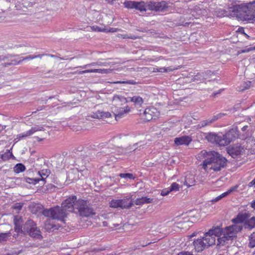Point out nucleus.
I'll return each mask as SVG.
<instances>
[{
	"label": "nucleus",
	"instance_id": "nucleus-12",
	"mask_svg": "<svg viewBox=\"0 0 255 255\" xmlns=\"http://www.w3.org/2000/svg\"><path fill=\"white\" fill-rule=\"evenodd\" d=\"M251 216V213L248 212H240L239 213L236 217L232 219L231 221L235 224H243L244 227L245 223L247 221V219Z\"/></svg>",
	"mask_w": 255,
	"mask_h": 255
},
{
	"label": "nucleus",
	"instance_id": "nucleus-19",
	"mask_svg": "<svg viewBox=\"0 0 255 255\" xmlns=\"http://www.w3.org/2000/svg\"><path fill=\"white\" fill-rule=\"evenodd\" d=\"M113 102L116 106H123L129 102L128 97L120 95H115L113 98Z\"/></svg>",
	"mask_w": 255,
	"mask_h": 255
},
{
	"label": "nucleus",
	"instance_id": "nucleus-43",
	"mask_svg": "<svg viewBox=\"0 0 255 255\" xmlns=\"http://www.w3.org/2000/svg\"><path fill=\"white\" fill-rule=\"evenodd\" d=\"M44 55V54H38L37 55H28L25 57H20L21 59L22 62L24 60H31L36 58H42V57Z\"/></svg>",
	"mask_w": 255,
	"mask_h": 255
},
{
	"label": "nucleus",
	"instance_id": "nucleus-7",
	"mask_svg": "<svg viewBox=\"0 0 255 255\" xmlns=\"http://www.w3.org/2000/svg\"><path fill=\"white\" fill-rule=\"evenodd\" d=\"M78 199L77 196L73 195L65 199L61 204V207L64 209L66 213L72 212L75 208V204Z\"/></svg>",
	"mask_w": 255,
	"mask_h": 255
},
{
	"label": "nucleus",
	"instance_id": "nucleus-18",
	"mask_svg": "<svg viewBox=\"0 0 255 255\" xmlns=\"http://www.w3.org/2000/svg\"><path fill=\"white\" fill-rule=\"evenodd\" d=\"M98 148L102 150L97 152V156L100 155L101 154H104V155L109 154L111 153H114V147L113 145L109 146L106 147V145L104 143H100L98 145Z\"/></svg>",
	"mask_w": 255,
	"mask_h": 255
},
{
	"label": "nucleus",
	"instance_id": "nucleus-8",
	"mask_svg": "<svg viewBox=\"0 0 255 255\" xmlns=\"http://www.w3.org/2000/svg\"><path fill=\"white\" fill-rule=\"evenodd\" d=\"M235 239L233 236L229 234V232L224 228L222 236H219L217 239V248L220 249L221 246H224L228 244L229 241H233Z\"/></svg>",
	"mask_w": 255,
	"mask_h": 255
},
{
	"label": "nucleus",
	"instance_id": "nucleus-23",
	"mask_svg": "<svg viewBox=\"0 0 255 255\" xmlns=\"http://www.w3.org/2000/svg\"><path fill=\"white\" fill-rule=\"evenodd\" d=\"M79 170L76 168V169H71L67 172V180L73 182L76 181L79 179Z\"/></svg>",
	"mask_w": 255,
	"mask_h": 255
},
{
	"label": "nucleus",
	"instance_id": "nucleus-17",
	"mask_svg": "<svg viewBox=\"0 0 255 255\" xmlns=\"http://www.w3.org/2000/svg\"><path fill=\"white\" fill-rule=\"evenodd\" d=\"M243 149L240 145L229 146L227 148V151L232 158H235L241 154Z\"/></svg>",
	"mask_w": 255,
	"mask_h": 255
},
{
	"label": "nucleus",
	"instance_id": "nucleus-35",
	"mask_svg": "<svg viewBox=\"0 0 255 255\" xmlns=\"http://www.w3.org/2000/svg\"><path fill=\"white\" fill-rule=\"evenodd\" d=\"M136 2V1L126 0L124 2V5L127 8H135Z\"/></svg>",
	"mask_w": 255,
	"mask_h": 255
},
{
	"label": "nucleus",
	"instance_id": "nucleus-5",
	"mask_svg": "<svg viewBox=\"0 0 255 255\" xmlns=\"http://www.w3.org/2000/svg\"><path fill=\"white\" fill-rule=\"evenodd\" d=\"M239 136V131L237 127L232 128L226 132L224 134H222V139L221 144L222 146L227 145L231 142L234 141Z\"/></svg>",
	"mask_w": 255,
	"mask_h": 255
},
{
	"label": "nucleus",
	"instance_id": "nucleus-24",
	"mask_svg": "<svg viewBox=\"0 0 255 255\" xmlns=\"http://www.w3.org/2000/svg\"><path fill=\"white\" fill-rule=\"evenodd\" d=\"M120 200L121 201V205L122 206V209H129L133 205V200L131 199V196L128 198L125 197Z\"/></svg>",
	"mask_w": 255,
	"mask_h": 255
},
{
	"label": "nucleus",
	"instance_id": "nucleus-9",
	"mask_svg": "<svg viewBox=\"0 0 255 255\" xmlns=\"http://www.w3.org/2000/svg\"><path fill=\"white\" fill-rule=\"evenodd\" d=\"M67 213H66L64 209L59 206L52 207V219L57 220L64 222V219L67 217Z\"/></svg>",
	"mask_w": 255,
	"mask_h": 255
},
{
	"label": "nucleus",
	"instance_id": "nucleus-27",
	"mask_svg": "<svg viewBox=\"0 0 255 255\" xmlns=\"http://www.w3.org/2000/svg\"><path fill=\"white\" fill-rule=\"evenodd\" d=\"M244 228L248 230H251L255 228V216L249 217L245 223Z\"/></svg>",
	"mask_w": 255,
	"mask_h": 255
},
{
	"label": "nucleus",
	"instance_id": "nucleus-62",
	"mask_svg": "<svg viewBox=\"0 0 255 255\" xmlns=\"http://www.w3.org/2000/svg\"><path fill=\"white\" fill-rule=\"evenodd\" d=\"M56 188L55 186L53 184H48L47 185V190H50V191H53L55 190V188Z\"/></svg>",
	"mask_w": 255,
	"mask_h": 255
},
{
	"label": "nucleus",
	"instance_id": "nucleus-1",
	"mask_svg": "<svg viewBox=\"0 0 255 255\" xmlns=\"http://www.w3.org/2000/svg\"><path fill=\"white\" fill-rule=\"evenodd\" d=\"M201 153L205 158L202 162L203 168L205 170L209 168L218 172L225 168L227 165L228 160L226 158L216 151H207L203 150Z\"/></svg>",
	"mask_w": 255,
	"mask_h": 255
},
{
	"label": "nucleus",
	"instance_id": "nucleus-53",
	"mask_svg": "<svg viewBox=\"0 0 255 255\" xmlns=\"http://www.w3.org/2000/svg\"><path fill=\"white\" fill-rule=\"evenodd\" d=\"M102 116H101V113L100 111H98L97 112L95 113H93L92 115H91V117L94 119H101V117Z\"/></svg>",
	"mask_w": 255,
	"mask_h": 255
},
{
	"label": "nucleus",
	"instance_id": "nucleus-57",
	"mask_svg": "<svg viewBox=\"0 0 255 255\" xmlns=\"http://www.w3.org/2000/svg\"><path fill=\"white\" fill-rule=\"evenodd\" d=\"M237 32L244 34L245 36H246L248 39L250 38V36H249L245 32L244 28L243 27H239L237 30Z\"/></svg>",
	"mask_w": 255,
	"mask_h": 255
},
{
	"label": "nucleus",
	"instance_id": "nucleus-10",
	"mask_svg": "<svg viewBox=\"0 0 255 255\" xmlns=\"http://www.w3.org/2000/svg\"><path fill=\"white\" fill-rule=\"evenodd\" d=\"M159 115V112L155 108H148L145 109L143 114V118L145 122H149L152 119H156Z\"/></svg>",
	"mask_w": 255,
	"mask_h": 255
},
{
	"label": "nucleus",
	"instance_id": "nucleus-6",
	"mask_svg": "<svg viewBox=\"0 0 255 255\" xmlns=\"http://www.w3.org/2000/svg\"><path fill=\"white\" fill-rule=\"evenodd\" d=\"M169 3L165 1L155 2L153 1H147V9L159 12H164L167 10L169 7Z\"/></svg>",
	"mask_w": 255,
	"mask_h": 255
},
{
	"label": "nucleus",
	"instance_id": "nucleus-46",
	"mask_svg": "<svg viewBox=\"0 0 255 255\" xmlns=\"http://www.w3.org/2000/svg\"><path fill=\"white\" fill-rule=\"evenodd\" d=\"M142 205L144 204L151 203L153 201V198H148L146 196L142 197Z\"/></svg>",
	"mask_w": 255,
	"mask_h": 255
},
{
	"label": "nucleus",
	"instance_id": "nucleus-51",
	"mask_svg": "<svg viewBox=\"0 0 255 255\" xmlns=\"http://www.w3.org/2000/svg\"><path fill=\"white\" fill-rule=\"evenodd\" d=\"M156 70V71L158 72H168L172 71V69L169 67L157 68Z\"/></svg>",
	"mask_w": 255,
	"mask_h": 255
},
{
	"label": "nucleus",
	"instance_id": "nucleus-39",
	"mask_svg": "<svg viewBox=\"0 0 255 255\" xmlns=\"http://www.w3.org/2000/svg\"><path fill=\"white\" fill-rule=\"evenodd\" d=\"M24 181L28 183L35 185L41 180L39 178H32L29 177H25L24 178Z\"/></svg>",
	"mask_w": 255,
	"mask_h": 255
},
{
	"label": "nucleus",
	"instance_id": "nucleus-31",
	"mask_svg": "<svg viewBox=\"0 0 255 255\" xmlns=\"http://www.w3.org/2000/svg\"><path fill=\"white\" fill-rule=\"evenodd\" d=\"M147 8V2L143 1H137L135 9L139 10L140 12L145 11Z\"/></svg>",
	"mask_w": 255,
	"mask_h": 255
},
{
	"label": "nucleus",
	"instance_id": "nucleus-22",
	"mask_svg": "<svg viewBox=\"0 0 255 255\" xmlns=\"http://www.w3.org/2000/svg\"><path fill=\"white\" fill-rule=\"evenodd\" d=\"M36 226V223L32 220H27L23 225V235H27Z\"/></svg>",
	"mask_w": 255,
	"mask_h": 255
},
{
	"label": "nucleus",
	"instance_id": "nucleus-42",
	"mask_svg": "<svg viewBox=\"0 0 255 255\" xmlns=\"http://www.w3.org/2000/svg\"><path fill=\"white\" fill-rule=\"evenodd\" d=\"M18 55L15 54H7L6 55H0V62L4 61L6 60H9V58L18 57Z\"/></svg>",
	"mask_w": 255,
	"mask_h": 255
},
{
	"label": "nucleus",
	"instance_id": "nucleus-56",
	"mask_svg": "<svg viewBox=\"0 0 255 255\" xmlns=\"http://www.w3.org/2000/svg\"><path fill=\"white\" fill-rule=\"evenodd\" d=\"M170 189L169 188L163 189L161 190V195L163 196H166L169 194L171 192L169 191Z\"/></svg>",
	"mask_w": 255,
	"mask_h": 255
},
{
	"label": "nucleus",
	"instance_id": "nucleus-47",
	"mask_svg": "<svg viewBox=\"0 0 255 255\" xmlns=\"http://www.w3.org/2000/svg\"><path fill=\"white\" fill-rule=\"evenodd\" d=\"M91 29L93 31H97V32H105L106 31V28H102L101 27L97 26V25H94L91 27Z\"/></svg>",
	"mask_w": 255,
	"mask_h": 255
},
{
	"label": "nucleus",
	"instance_id": "nucleus-25",
	"mask_svg": "<svg viewBox=\"0 0 255 255\" xmlns=\"http://www.w3.org/2000/svg\"><path fill=\"white\" fill-rule=\"evenodd\" d=\"M36 208V211L39 210V212L41 213V214L46 217H50L52 219V207L49 209H44L41 205H38Z\"/></svg>",
	"mask_w": 255,
	"mask_h": 255
},
{
	"label": "nucleus",
	"instance_id": "nucleus-63",
	"mask_svg": "<svg viewBox=\"0 0 255 255\" xmlns=\"http://www.w3.org/2000/svg\"><path fill=\"white\" fill-rule=\"evenodd\" d=\"M50 223H47L45 224V228L48 232H52V229L50 228Z\"/></svg>",
	"mask_w": 255,
	"mask_h": 255
},
{
	"label": "nucleus",
	"instance_id": "nucleus-16",
	"mask_svg": "<svg viewBox=\"0 0 255 255\" xmlns=\"http://www.w3.org/2000/svg\"><path fill=\"white\" fill-rule=\"evenodd\" d=\"M192 141L191 136L189 135H183L174 138V144L177 146L185 145H188Z\"/></svg>",
	"mask_w": 255,
	"mask_h": 255
},
{
	"label": "nucleus",
	"instance_id": "nucleus-49",
	"mask_svg": "<svg viewBox=\"0 0 255 255\" xmlns=\"http://www.w3.org/2000/svg\"><path fill=\"white\" fill-rule=\"evenodd\" d=\"M23 206V203H15L13 206L12 208L14 210H17L18 211L20 210Z\"/></svg>",
	"mask_w": 255,
	"mask_h": 255
},
{
	"label": "nucleus",
	"instance_id": "nucleus-58",
	"mask_svg": "<svg viewBox=\"0 0 255 255\" xmlns=\"http://www.w3.org/2000/svg\"><path fill=\"white\" fill-rule=\"evenodd\" d=\"M21 222H22V218H21V217H19L17 216H14L13 224H15V223H16V224H19Z\"/></svg>",
	"mask_w": 255,
	"mask_h": 255
},
{
	"label": "nucleus",
	"instance_id": "nucleus-50",
	"mask_svg": "<svg viewBox=\"0 0 255 255\" xmlns=\"http://www.w3.org/2000/svg\"><path fill=\"white\" fill-rule=\"evenodd\" d=\"M195 180H192L191 181H188V179L186 178L184 181V184L187 185L188 187H191L192 185H195Z\"/></svg>",
	"mask_w": 255,
	"mask_h": 255
},
{
	"label": "nucleus",
	"instance_id": "nucleus-64",
	"mask_svg": "<svg viewBox=\"0 0 255 255\" xmlns=\"http://www.w3.org/2000/svg\"><path fill=\"white\" fill-rule=\"evenodd\" d=\"M141 200L142 198H137L135 200L134 203L137 205H141L142 202V201Z\"/></svg>",
	"mask_w": 255,
	"mask_h": 255
},
{
	"label": "nucleus",
	"instance_id": "nucleus-11",
	"mask_svg": "<svg viewBox=\"0 0 255 255\" xmlns=\"http://www.w3.org/2000/svg\"><path fill=\"white\" fill-rule=\"evenodd\" d=\"M205 138L209 142L212 143L219 144V146H222L221 144V140L222 139V134L216 133L215 132H208L205 133Z\"/></svg>",
	"mask_w": 255,
	"mask_h": 255
},
{
	"label": "nucleus",
	"instance_id": "nucleus-44",
	"mask_svg": "<svg viewBox=\"0 0 255 255\" xmlns=\"http://www.w3.org/2000/svg\"><path fill=\"white\" fill-rule=\"evenodd\" d=\"M115 84H128L131 85H136L138 84V82H135L133 80H129L127 81H119L114 82Z\"/></svg>",
	"mask_w": 255,
	"mask_h": 255
},
{
	"label": "nucleus",
	"instance_id": "nucleus-54",
	"mask_svg": "<svg viewBox=\"0 0 255 255\" xmlns=\"http://www.w3.org/2000/svg\"><path fill=\"white\" fill-rule=\"evenodd\" d=\"M239 186L238 185H236L235 186H234L232 187H231L227 191H226L227 194L229 195L231 193L235 191L238 189Z\"/></svg>",
	"mask_w": 255,
	"mask_h": 255
},
{
	"label": "nucleus",
	"instance_id": "nucleus-60",
	"mask_svg": "<svg viewBox=\"0 0 255 255\" xmlns=\"http://www.w3.org/2000/svg\"><path fill=\"white\" fill-rule=\"evenodd\" d=\"M177 255H193V254L191 252L184 251L179 252Z\"/></svg>",
	"mask_w": 255,
	"mask_h": 255
},
{
	"label": "nucleus",
	"instance_id": "nucleus-14",
	"mask_svg": "<svg viewBox=\"0 0 255 255\" xmlns=\"http://www.w3.org/2000/svg\"><path fill=\"white\" fill-rule=\"evenodd\" d=\"M140 142H141V141L139 142H137V143L133 144L132 146L134 147V148L132 150H130V149H131L130 146L127 147V148H122V147H116L114 148V153L117 152L118 155H126L127 154H129V153H131V152L137 150L138 148L137 145Z\"/></svg>",
	"mask_w": 255,
	"mask_h": 255
},
{
	"label": "nucleus",
	"instance_id": "nucleus-32",
	"mask_svg": "<svg viewBox=\"0 0 255 255\" xmlns=\"http://www.w3.org/2000/svg\"><path fill=\"white\" fill-rule=\"evenodd\" d=\"M50 173V170L48 169H42L38 171V174L41 176L40 180L45 183V178L47 177Z\"/></svg>",
	"mask_w": 255,
	"mask_h": 255
},
{
	"label": "nucleus",
	"instance_id": "nucleus-55",
	"mask_svg": "<svg viewBox=\"0 0 255 255\" xmlns=\"http://www.w3.org/2000/svg\"><path fill=\"white\" fill-rule=\"evenodd\" d=\"M248 247L250 248H254L255 247V239L249 238V243Z\"/></svg>",
	"mask_w": 255,
	"mask_h": 255
},
{
	"label": "nucleus",
	"instance_id": "nucleus-40",
	"mask_svg": "<svg viewBox=\"0 0 255 255\" xmlns=\"http://www.w3.org/2000/svg\"><path fill=\"white\" fill-rule=\"evenodd\" d=\"M212 123H213L212 122V120H211L210 118H209L208 120L201 121L198 126L199 128H201L209 126Z\"/></svg>",
	"mask_w": 255,
	"mask_h": 255
},
{
	"label": "nucleus",
	"instance_id": "nucleus-28",
	"mask_svg": "<svg viewBox=\"0 0 255 255\" xmlns=\"http://www.w3.org/2000/svg\"><path fill=\"white\" fill-rule=\"evenodd\" d=\"M211 71H207L205 73H198L197 75H195L193 78V81H203L204 82V80H205L207 78L206 77L207 75L209 74L211 75Z\"/></svg>",
	"mask_w": 255,
	"mask_h": 255
},
{
	"label": "nucleus",
	"instance_id": "nucleus-21",
	"mask_svg": "<svg viewBox=\"0 0 255 255\" xmlns=\"http://www.w3.org/2000/svg\"><path fill=\"white\" fill-rule=\"evenodd\" d=\"M27 235H29L33 240L41 241L43 239V237L41 235V232L40 229L37 227V226H35L32 231L28 233Z\"/></svg>",
	"mask_w": 255,
	"mask_h": 255
},
{
	"label": "nucleus",
	"instance_id": "nucleus-37",
	"mask_svg": "<svg viewBox=\"0 0 255 255\" xmlns=\"http://www.w3.org/2000/svg\"><path fill=\"white\" fill-rule=\"evenodd\" d=\"M11 236L10 231L6 233H1L0 234V243L6 241L8 238Z\"/></svg>",
	"mask_w": 255,
	"mask_h": 255
},
{
	"label": "nucleus",
	"instance_id": "nucleus-30",
	"mask_svg": "<svg viewBox=\"0 0 255 255\" xmlns=\"http://www.w3.org/2000/svg\"><path fill=\"white\" fill-rule=\"evenodd\" d=\"M129 102L134 103L135 105L141 106L143 103V100L141 97L138 96H135L132 97H128Z\"/></svg>",
	"mask_w": 255,
	"mask_h": 255
},
{
	"label": "nucleus",
	"instance_id": "nucleus-33",
	"mask_svg": "<svg viewBox=\"0 0 255 255\" xmlns=\"http://www.w3.org/2000/svg\"><path fill=\"white\" fill-rule=\"evenodd\" d=\"M14 171L16 173H19L24 171L26 169L24 164L21 163H17L14 167Z\"/></svg>",
	"mask_w": 255,
	"mask_h": 255
},
{
	"label": "nucleus",
	"instance_id": "nucleus-59",
	"mask_svg": "<svg viewBox=\"0 0 255 255\" xmlns=\"http://www.w3.org/2000/svg\"><path fill=\"white\" fill-rule=\"evenodd\" d=\"M51 228L52 229V232H53L55 230H58L60 227H61V226L59 224H55L53 223H51Z\"/></svg>",
	"mask_w": 255,
	"mask_h": 255
},
{
	"label": "nucleus",
	"instance_id": "nucleus-38",
	"mask_svg": "<svg viewBox=\"0 0 255 255\" xmlns=\"http://www.w3.org/2000/svg\"><path fill=\"white\" fill-rule=\"evenodd\" d=\"M119 176L121 178L125 179H129L132 180L135 179V176L133 175V174L130 173H121L119 174Z\"/></svg>",
	"mask_w": 255,
	"mask_h": 255
},
{
	"label": "nucleus",
	"instance_id": "nucleus-52",
	"mask_svg": "<svg viewBox=\"0 0 255 255\" xmlns=\"http://www.w3.org/2000/svg\"><path fill=\"white\" fill-rule=\"evenodd\" d=\"M22 62L21 59L20 58V59L18 60L17 59H14L10 60V65H16L20 64Z\"/></svg>",
	"mask_w": 255,
	"mask_h": 255
},
{
	"label": "nucleus",
	"instance_id": "nucleus-13",
	"mask_svg": "<svg viewBox=\"0 0 255 255\" xmlns=\"http://www.w3.org/2000/svg\"><path fill=\"white\" fill-rule=\"evenodd\" d=\"M223 232V228H220L219 226L213 227L207 232L205 233L204 235L208 238H213L216 240V237L218 238L222 236V233Z\"/></svg>",
	"mask_w": 255,
	"mask_h": 255
},
{
	"label": "nucleus",
	"instance_id": "nucleus-34",
	"mask_svg": "<svg viewBox=\"0 0 255 255\" xmlns=\"http://www.w3.org/2000/svg\"><path fill=\"white\" fill-rule=\"evenodd\" d=\"M110 206L113 208H120L122 209L121 201L120 199H113L110 202Z\"/></svg>",
	"mask_w": 255,
	"mask_h": 255
},
{
	"label": "nucleus",
	"instance_id": "nucleus-36",
	"mask_svg": "<svg viewBox=\"0 0 255 255\" xmlns=\"http://www.w3.org/2000/svg\"><path fill=\"white\" fill-rule=\"evenodd\" d=\"M95 145H90L89 147L86 148V156L88 155H91V157L94 158H95Z\"/></svg>",
	"mask_w": 255,
	"mask_h": 255
},
{
	"label": "nucleus",
	"instance_id": "nucleus-61",
	"mask_svg": "<svg viewBox=\"0 0 255 255\" xmlns=\"http://www.w3.org/2000/svg\"><path fill=\"white\" fill-rule=\"evenodd\" d=\"M251 85V81H248L247 82H245V83H244V89H243V90L248 89L249 87H250Z\"/></svg>",
	"mask_w": 255,
	"mask_h": 255
},
{
	"label": "nucleus",
	"instance_id": "nucleus-41",
	"mask_svg": "<svg viewBox=\"0 0 255 255\" xmlns=\"http://www.w3.org/2000/svg\"><path fill=\"white\" fill-rule=\"evenodd\" d=\"M14 230L15 232H16L18 234H23V226H22L21 225L20 223L17 224L16 223H15V224H14Z\"/></svg>",
	"mask_w": 255,
	"mask_h": 255
},
{
	"label": "nucleus",
	"instance_id": "nucleus-20",
	"mask_svg": "<svg viewBox=\"0 0 255 255\" xmlns=\"http://www.w3.org/2000/svg\"><path fill=\"white\" fill-rule=\"evenodd\" d=\"M129 111L130 108L127 105L124 108H119L117 109L114 112H113V113H114L116 120H118V119L122 118L125 114L128 113Z\"/></svg>",
	"mask_w": 255,
	"mask_h": 255
},
{
	"label": "nucleus",
	"instance_id": "nucleus-3",
	"mask_svg": "<svg viewBox=\"0 0 255 255\" xmlns=\"http://www.w3.org/2000/svg\"><path fill=\"white\" fill-rule=\"evenodd\" d=\"M75 208L78 210L80 216L83 217H87L96 214L94 210L87 200L78 199L75 204Z\"/></svg>",
	"mask_w": 255,
	"mask_h": 255
},
{
	"label": "nucleus",
	"instance_id": "nucleus-2",
	"mask_svg": "<svg viewBox=\"0 0 255 255\" xmlns=\"http://www.w3.org/2000/svg\"><path fill=\"white\" fill-rule=\"evenodd\" d=\"M229 10L249 23L255 21V0L241 4H231Z\"/></svg>",
	"mask_w": 255,
	"mask_h": 255
},
{
	"label": "nucleus",
	"instance_id": "nucleus-48",
	"mask_svg": "<svg viewBox=\"0 0 255 255\" xmlns=\"http://www.w3.org/2000/svg\"><path fill=\"white\" fill-rule=\"evenodd\" d=\"M101 116H102L101 119H104L107 118H109L111 116V114L108 112H105L104 111H100Z\"/></svg>",
	"mask_w": 255,
	"mask_h": 255
},
{
	"label": "nucleus",
	"instance_id": "nucleus-26",
	"mask_svg": "<svg viewBox=\"0 0 255 255\" xmlns=\"http://www.w3.org/2000/svg\"><path fill=\"white\" fill-rule=\"evenodd\" d=\"M44 128L42 127L36 126L34 127H32L30 129L25 132L24 133L20 134V137L23 138L28 136H30L33 134L34 132L37 131L43 130Z\"/></svg>",
	"mask_w": 255,
	"mask_h": 255
},
{
	"label": "nucleus",
	"instance_id": "nucleus-15",
	"mask_svg": "<svg viewBox=\"0 0 255 255\" xmlns=\"http://www.w3.org/2000/svg\"><path fill=\"white\" fill-rule=\"evenodd\" d=\"M243 228H244L243 225H238L235 224L225 227L226 230L229 232V234L231 235L235 239L237 238V234L242 231Z\"/></svg>",
	"mask_w": 255,
	"mask_h": 255
},
{
	"label": "nucleus",
	"instance_id": "nucleus-4",
	"mask_svg": "<svg viewBox=\"0 0 255 255\" xmlns=\"http://www.w3.org/2000/svg\"><path fill=\"white\" fill-rule=\"evenodd\" d=\"M193 243L195 251L197 253H201L205 249H208L210 247L214 245L215 240L212 238H208L204 235L202 238L194 240Z\"/></svg>",
	"mask_w": 255,
	"mask_h": 255
},
{
	"label": "nucleus",
	"instance_id": "nucleus-45",
	"mask_svg": "<svg viewBox=\"0 0 255 255\" xmlns=\"http://www.w3.org/2000/svg\"><path fill=\"white\" fill-rule=\"evenodd\" d=\"M170 192L177 191L179 190L180 186L176 182H173L171 184L170 187H169Z\"/></svg>",
	"mask_w": 255,
	"mask_h": 255
},
{
	"label": "nucleus",
	"instance_id": "nucleus-29",
	"mask_svg": "<svg viewBox=\"0 0 255 255\" xmlns=\"http://www.w3.org/2000/svg\"><path fill=\"white\" fill-rule=\"evenodd\" d=\"M11 150L12 148L8 149L5 153L0 154V157L3 161H5L8 160L10 158H11L12 159H15V157L13 155Z\"/></svg>",
	"mask_w": 255,
	"mask_h": 255
}]
</instances>
